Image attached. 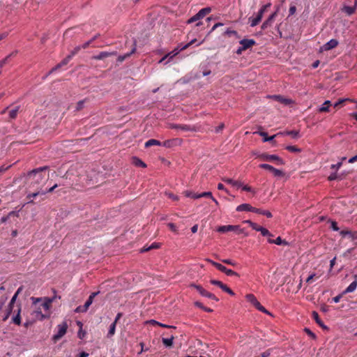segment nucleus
<instances>
[{"label": "nucleus", "instance_id": "45", "mask_svg": "<svg viewBox=\"0 0 357 357\" xmlns=\"http://www.w3.org/2000/svg\"><path fill=\"white\" fill-rule=\"evenodd\" d=\"M259 167L261 168V169H266V170H268L270 172H273L274 170V168L273 166L268 165V164H266V163H264V164H261L259 165Z\"/></svg>", "mask_w": 357, "mask_h": 357}, {"label": "nucleus", "instance_id": "30", "mask_svg": "<svg viewBox=\"0 0 357 357\" xmlns=\"http://www.w3.org/2000/svg\"><path fill=\"white\" fill-rule=\"evenodd\" d=\"M12 216H15V217H18L19 216V214H18V212H15V211H10L7 215L6 216H3L1 218V223H5L6 222L8 219L12 217Z\"/></svg>", "mask_w": 357, "mask_h": 357}, {"label": "nucleus", "instance_id": "60", "mask_svg": "<svg viewBox=\"0 0 357 357\" xmlns=\"http://www.w3.org/2000/svg\"><path fill=\"white\" fill-rule=\"evenodd\" d=\"M155 247H156L155 243H153L151 246H149L148 248H144L143 249H142L141 252H144L148 251L151 249L155 248Z\"/></svg>", "mask_w": 357, "mask_h": 357}, {"label": "nucleus", "instance_id": "47", "mask_svg": "<svg viewBox=\"0 0 357 357\" xmlns=\"http://www.w3.org/2000/svg\"><path fill=\"white\" fill-rule=\"evenodd\" d=\"M196 197H209L211 199H212L213 197V195L211 193V192H202L200 194H199L198 196H197Z\"/></svg>", "mask_w": 357, "mask_h": 357}, {"label": "nucleus", "instance_id": "48", "mask_svg": "<svg viewBox=\"0 0 357 357\" xmlns=\"http://www.w3.org/2000/svg\"><path fill=\"white\" fill-rule=\"evenodd\" d=\"M185 195L188 197H191L192 199H199V197H196L197 196L199 195V194H196V193H194L191 191H185Z\"/></svg>", "mask_w": 357, "mask_h": 357}, {"label": "nucleus", "instance_id": "3", "mask_svg": "<svg viewBox=\"0 0 357 357\" xmlns=\"http://www.w3.org/2000/svg\"><path fill=\"white\" fill-rule=\"evenodd\" d=\"M189 287L195 288L199 292V294L204 297L211 298L216 302L219 301V299L213 294L206 291L202 286L199 284L191 283L190 284Z\"/></svg>", "mask_w": 357, "mask_h": 357}, {"label": "nucleus", "instance_id": "28", "mask_svg": "<svg viewBox=\"0 0 357 357\" xmlns=\"http://www.w3.org/2000/svg\"><path fill=\"white\" fill-rule=\"evenodd\" d=\"M132 163L135 165L136 167H146V165L139 158L137 157H132Z\"/></svg>", "mask_w": 357, "mask_h": 357}, {"label": "nucleus", "instance_id": "18", "mask_svg": "<svg viewBox=\"0 0 357 357\" xmlns=\"http://www.w3.org/2000/svg\"><path fill=\"white\" fill-rule=\"evenodd\" d=\"M48 169L47 166L41 167L30 171L27 174V177L31 178L32 176H37V174L42 172L43 171Z\"/></svg>", "mask_w": 357, "mask_h": 357}, {"label": "nucleus", "instance_id": "37", "mask_svg": "<svg viewBox=\"0 0 357 357\" xmlns=\"http://www.w3.org/2000/svg\"><path fill=\"white\" fill-rule=\"evenodd\" d=\"M210 283L211 284H213V285H215V286H218V287H220L222 290L225 289H224V287L226 286V284H225L224 283H222L221 281L220 280H210Z\"/></svg>", "mask_w": 357, "mask_h": 357}, {"label": "nucleus", "instance_id": "64", "mask_svg": "<svg viewBox=\"0 0 357 357\" xmlns=\"http://www.w3.org/2000/svg\"><path fill=\"white\" fill-rule=\"evenodd\" d=\"M349 236L352 240H356L357 239V231H351Z\"/></svg>", "mask_w": 357, "mask_h": 357}, {"label": "nucleus", "instance_id": "34", "mask_svg": "<svg viewBox=\"0 0 357 357\" xmlns=\"http://www.w3.org/2000/svg\"><path fill=\"white\" fill-rule=\"evenodd\" d=\"M19 110H20L19 106H16L13 109H11L9 111V117L12 119H15L17 117Z\"/></svg>", "mask_w": 357, "mask_h": 357}, {"label": "nucleus", "instance_id": "41", "mask_svg": "<svg viewBox=\"0 0 357 357\" xmlns=\"http://www.w3.org/2000/svg\"><path fill=\"white\" fill-rule=\"evenodd\" d=\"M224 273H225L228 276L240 277V275L238 273L235 272L234 271H233L231 269H228L227 268H226Z\"/></svg>", "mask_w": 357, "mask_h": 357}, {"label": "nucleus", "instance_id": "51", "mask_svg": "<svg viewBox=\"0 0 357 357\" xmlns=\"http://www.w3.org/2000/svg\"><path fill=\"white\" fill-rule=\"evenodd\" d=\"M345 101H351L349 98L340 99L337 102L334 104V107H337L339 105L344 102Z\"/></svg>", "mask_w": 357, "mask_h": 357}, {"label": "nucleus", "instance_id": "26", "mask_svg": "<svg viewBox=\"0 0 357 357\" xmlns=\"http://www.w3.org/2000/svg\"><path fill=\"white\" fill-rule=\"evenodd\" d=\"M252 206L249 204H242L237 206V211H250L252 212Z\"/></svg>", "mask_w": 357, "mask_h": 357}, {"label": "nucleus", "instance_id": "14", "mask_svg": "<svg viewBox=\"0 0 357 357\" xmlns=\"http://www.w3.org/2000/svg\"><path fill=\"white\" fill-rule=\"evenodd\" d=\"M337 45L338 41L336 39H331L323 46V49L325 51H328L336 47Z\"/></svg>", "mask_w": 357, "mask_h": 357}, {"label": "nucleus", "instance_id": "10", "mask_svg": "<svg viewBox=\"0 0 357 357\" xmlns=\"http://www.w3.org/2000/svg\"><path fill=\"white\" fill-rule=\"evenodd\" d=\"M165 333L161 335L162 342L167 348H172L174 345V336L172 333H167L168 337H164Z\"/></svg>", "mask_w": 357, "mask_h": 357}, {"label": "nucleus", "instance_id": "9", "mask_svg": "<svg viewBox=\"0 0 357 357\" xmlns=\"http://www.w3.org/2000/svg\"><path fill=\"white\" fill-rule=\"evenodd\" d=\"M181 143H182V139L175 138V139L166 140L163 143H161L160 142L158 141V146L162 145L164 147L172 148L176 145H180V144H181Z\"/></svg>", "mask_w": 357, "mask_h": 357}, {"label": "nucleus", "instance_id": "40", "mask_svg": "<svg viewBox=\"0 0 357 357\" xmlns=\"http://www.w3.org/2000/svg\"><path fill=\"white\" fill-rule=\"evenodd\" d=\"M116 324H115L114 322L110 325L109 329V331L107 333L108 337H112L114 335L115 330H116Z\"/></svg>", "mask_w": 357, "mask_h": 357}, {"label": "nucleus", "instance_id": "25", "mask_svg": "<svg viewBox=\"0 0 357 357\" xmlns=\"http://www.w3.org/2000/svg\"><path fill=\"white\" fill-rule=\"evenodd\" d=\"M206 261L211 263L213 266H214L216 268H218L219 271H220L222 273H225L226 267L221 264H219L218 262H215L210 259H206Z\"/></svg>", "mask_w": 357, "mask_h": 357}, {"label": "nucleus", "instance_id": "35", "mask_svg": "<svg viewBox=\"0 0 357 357\" xmlns=\"http://www.w3.org/2000/svg\"><path fill=\"white\" fill-rule=\"evenodd\" d=\"M194 305H195L196 307H199V308H200V309L203 310H204V311H205V312H213V310H212V309H211V308H208V307H206L204 306V305H203V304H202L201 302H199V301H195V302L194 303Z\"/></svg>", "mask_w": 357, "mask_h": 357}, {"label": "nucleus", "instance_id": "42", "mask_svg": "<svg viewBox=\"0 0 357 357\" xmlns=\"http://www.w3.org/2000/svg\"><path fill=\"white\" fill-rule=\"evenodd\" d=\"M46 194V192L45 190H40L36 192H33V193H31V194H29L27 195V197L28 198H35L36 197H37L38 195H45Z\"/></svg>", "mask_w": 357, "mask_h": 357}, {"label": "nucleus", "instance_id": "38", "mask_svg": "<svg viewBox=\"0 0 357 357\" xmlns=\"http://www.w3.org/2000/svg\"><path fill=\"white\" fill-rule=\"evenodd\" d=\"M211 10V8L210 7L204 8L201 9L198 14L201 17V18H203L206 15L208 14Z\"/></svg>", "mask_w": 357, "mask_h": 357}, {"label": "nucleus", "instance_id": "15", "mask_svg": "<svg viewBox=\"0 0 357 357\" xmlns=\"http://www.w3.org/2000/svg\"><path fill=\"white\" fill-rule=\"evenodd\" d=\"M240 44L243 47V49L246 50L253 46L255 44V41L253 39H243L240 41Z\"/></svg>", "mask_w": 357, "mask_h": 357}, {"label": "nucleus", "instance_id": "55", "mask_svg": "<svg viewBox=\"0 0 357 357\" xmlns=\"http://www.w3.org/2000/svg\"><path fill=\"white\" fill-rule=\"evenodd\" d=\"M222 180L224 181V182H226L229 184H231L234 186V185H236V181L231 179V178H222Z\"/></svg>", "mask_w": 357, "mask_h": 357}, {"label": "nucleus", "instance_id": "54", "mask_svg": "<svg viewBox=\"0 0 357 357\" xmlns=\"http://www.w3.org/2000/svg\"><path fill=\"white\" fill-rule=\"evenodd\" d=\"M81 46H77L75 47L70 53V55H72V57L75 56L76 54L79 52V51L81 50Z\"/></svg>", "mask_w": 357, "mask_h": 357}, {"label": "nucleus", "instance_id": "50", "mask_svg": "<svg viewBox=\"0 0 357 357\" xmlns=\"http://www.w3.org/2000/svg\"><path fill=\"white\" fill-rule=\"evenodd\" d=\"M225 35H227L229 36H230L231 35H234L235 36H236L237 38H239V36L237 33V31H234V30H230V29H227L225 32Z\"/></svg>", "mask_w": 357, "mask_h": 357}, {"label": "nucleus", "instance_id": "1", "mask_svg": "<svg viewBox=\"0 0 357 357\" xmlns=\"http://www.w3.org/2000/svg\"><path fill=\"white\" fill-rule=\"evenodd\" d=\"M245 299L248 302L250 303L253 306H255L258 310L273 316L272 314L268 311L264 306H262L260 303L257 299L256 296L252 294H248L245 295Z\"/></svg>", "mask_w": 357, "mask_h": 357}, {"label": "nucleus", "instance_id": "36", "mask_svg": "<svg viewBox=\"0 0 357 357\" xmlns=\"http://www.w3.org/2000/svg\"><path fill=\"white\" fill-rule=\"evenodd\" d=\"M135 52V47H134L129 53H127L124 55H121L118 57L117 61L119 62L123 61L126 58L130 56L131 54H132Z\"/></svg>", "mask_w": 357, "mask_h": 357}, {"label": "nucleus", "instance_id": "23", "mask_svg": "<svg viewBox=\"0 0 357 357\" xmlns=\"http://www.w3.org/2000/svg\"><path fill=\"white\" fill-rule=\"evenodd\" d=\"M354 278L357 279V275H354ZM357 287V280L351 282L349 286L343 291V294H346L347 293H350L354 291Z\"/></svg>", "mask_w": 357, "mask_h": 357}, {"label": "nucleus", "instance_id": "46", "mask_svg": "<svg viewBox=\"0 0 357 357\" xmlns=\"http://www.w3.org/2000/svg\"><path fill=\"white\" fill-rule=\"evenodd\" d=\"M199 19H201V17L199 15L198 13L195 15L194 16H192V17H190L189 20H188L187 21V23L188 24H191L194 22H196L197 20H199Z\"/></svg>", "mask_w": 357, "mask_h": 357}, {"label": "nucleus", "instance_id": "17", "mask_svg": "<svg viewBox=\"0 0 357 357\" xmlns=\"http://www.w3.org/2000/svg\"><path fill=\"white\" fill-rule=\"evenodd\" d=\"M356 8L357 5H356V1H354L353 6H344L342 8V11L345 13L347 15H351L355 13Z\"/></svg>", "mask_w": 357, "mask_h": 357}, {"label": "nucleus", "instance_id": "31", "mask_svg": "<svg viewBox=\"0 0 357 357\" xmlns=\"http://www.w3.org/2000/svg\"><path fill=\"white\" fill-rule=\"evenodd\" d=\"M331 105L330 100H326L323 105L319 108V112H329V106Z\"/></svg>", "mask_w": 357, "mask_h": 357}, {"label": "nucleus", "instance_id": "56", "mask_svg": "<svg viewBox=\"0 0 357 357\" xmlns=\"http://www.w3.org/2000/svg\"><path fill=\"white\" fill-rule=\"evenodd\" d=\"M270 6H271V3H270L263 6L258 13H261L263 15L264 12L266 10L267 8H268Z\"/></svg>", "mask_w": 357, "mask_h": 357}, {"label": "nucleus", "instance_id": "24", "mask_svg": "<svg viewBox=\"0 0 357 357\" xmlns=\"http://www.w3.org/2000/svg\"><path fill=\"white\" fill-rule=\"evenodd\" d=\"M32 316L33 317V321L35 320H42L45 318V316L43 314L41 310L39 309H36L33 311Z\"/></svg>", "mask_w": 357, "mask_h": 357}, {"label": "nucleus", "instance_id": "43", "mask_svg": "<svg viewBox=\"0 0 357 357\" xmlns=\"http://www.w3.org/2000/svg\"><path fill=\"white\" fill-rule=\"evenodd\" d=\"M29 179H31V180H33V181L36 183H39L43 179V176L40 174V173H38L37 174V176H32L31 178H29Z\"/></svg>", "mask_w": 357, "mask_h": 357}, {"label": "nucleus", "instance_id": "11", "mask_svg": "<svg viewBox=\"0 0 357 357\" xmlns=\"http://www.w3.org/2000/svg\"><path fill=\"white\" fill-rule=\"evenodd\" d=\"M169 128L172 129H181L185 131H196L197 129L195 126L189 125H180V124H170Z\"/></svg>", "mask_w": 357, "mask_h": 357}, {"label": "nucleus", "instance_id": "29", "mask_svg": "<svg viewBox=\"0 0 357 357\" xmlns=\"http://www.w3.org/2000/svg\"><path fill=\"white\" fill-rule=\"evenodd\" d=\"M278 135H290L293 138H297L299 135V132L297 130H290V131H285V132H278Z\"/></svg>", "mask_w": 357, "mask_h": 357}, {"label": "nucleus", "instance_id": "4", "mask_svg": "<svg viewBox=\"0 0 357 357\" xmlns=\"http://www.w3.org/2000/svg\"><path fill=\"white\" fill-rule=\"evenodd\" d=\"M31 300L32 301L33 304L34 305H36L37 303H38L40 302H43L41 303V306L46 311L50 310V306H51V303H52V299L47 298V297H45V298L31 297Z\"/></svg>", "mask_w": 357, "mask_h": 357}, {"label": "nucleus", "instance_id": "2", "mask_svg": "<svg viewBox=\"0 0 357 357\" xmlns=\"http://www.w3.org/2000/svg\"><path fill=\"white\" fill-rule=\"evenodd\" d=\"M217 231L220 233H225L227 231H235L238 234H244L245 236L248 235V233H245L244 229L241 228L239 225H224L220 226L216 229Z\"/></svg>", "mask_w": 357, "mask_h": 357}, {"label": "nucleus", "instance_id": "12", "mask_svg": "<svg viewBox=\"0 0 357 357\" xmlns=\"http://www.w3.org/2000/svg\"><path fill=\"white\" fill-rule=\"evenodd\" d=\"M116 55V52H101L99 54L92 56L93 59L95 60H102L105 58Z\"/></svg>", "mask_w": 357, "mask_h": 357}, {"label": "nucleus", "instance_id": "53", "mask_svg": "<svg viewBox=\"0 0 357 357\" xmlns=\"http://www.w3.org/2000/svg\"><path fill=\"white\" fill-rule=\"evenodd\" d=\"M243 223H245V224H248L253 229H255V227H257V224L252 222L251 220H244L243 221Z\"/></svg>", "mask_w": 357, "mask_h": 357}, {"label": "nucleus", "instance_id": "27", "mask_svg": "<svg viewBox=\"0 0 357 357\" xmlns=\"http://www.w3.org/2000/svg\"><path fill=\"white\" fill-rule=\"evenodd\" d=\"M312 317L314 318V319L315 320L316 323L319 326H321V328H328L323 323V321L319 319V314L318 313L316 312V311H313L312 312Z\"/></svg>", "mask_w": 357, "mask_h": 357}, {"label": "nucleus", "instance_id": "39", "mask_svg": "<svg viewBox=\"0 0 357 357\" xmlns=\"http://www.w3.org/2000/svg\"><path fill=\"white\" fill-rule=\"evenodd\" d=\"M285 149L290 152L301 153L302 150L296 146L289 145L285 147Z\"/></svg>", "mask_w": 357, "mask_h": 357}, {"label": "nucleus", "instance_id": "57", "mask_svg": "<svg viewBox=\"0 0 357 357\" xmlns=\"http://www.w3.org/2000/svg\"><path fill=\"white\" fill-rule=\"evenodd\" d=\"M224 289H223L222 291H224L225 292H227L229 295H231V296H234L235 295V293L229 287H228L227 285L225 287H224Z\"/></svg>", "mask_w": 357, "mask_h": 357}, {"label": "nucleus", "instance_id": "33", "mask_svg": "<svg viewBox=\"0 0 357 357\" xmlns=\"http://www.w3.org/2000/svg\"><path fill=\"white\" fill-rule=\"evenodd\" d=\"M20 311H21V308H20V306L18 310H17V314L15 317H13V323L15 324L16 325H18V326H20L21 324Z\"/></svg>", "mask_w": 357, "mask_h": 357}, {"label": "nucleus", "instance_id": "61", "mask_svg": "<svg viewBox=\"0 0 357 357\" xmlns=\"http://www.w3.org/2000/svg\"><path fill=\"white\" fill-rule=\"evenodd\" d=\"M264 211V210H262L261 208H257L255 207H252V212L256 213L258 214H261V215H263Z\"/></svg>", "mask_w": 357, "mask_h": 357}, {"label": "nucleus", "instance_id": "7", "mask_svg": "<svg viewBox=\"0 0 357 357\" xmlns=\"http://www.w3.org/2000/svg\"><path fill=\"white\" fill-rule=\"evenodd\" d=\"M57 328L58 331L55 335H54L52 337L54 342L61 339L66 333L68 324L66 321H63L61 324H59Z\"/></svg>", "mask_w": 357, "mask_h": 357}, {"label": "nucleus", "instance_id": "62", "mask_svg": "<svg viewBox=\"0 0 357 357\" xmlns=\"http://www.w3.org/2000/svg\"><path fill=\"white\" fill-rule=\"evenodd\" d=\"M331 228L334 231H338L340 229L339 227H337V224L335 221H331Z\"/></svg>", "mask_w": 357, "mask_h": 357}, {"label": "nucleus", "instance_id": "58", "mask_svg": "<svg viewBox=\"0 0 357 357\" xmlns=\"http://www.w3.org/2000/svg\"><path fill=\"white\" fill-rule=\"evenodd\" d=\"M17 298V295H15V294H14V295H13V296L12 297V298H11L10 301L9 305H8V307H9L10 308H13V305H14V303H15V301H16Z\"/></svg>", "mask_w": 357, "mask_h": 357}, {"label": "nucleus", "instance_id": "16", "mask_svg": "<svg viewBox=\"0 0 357 357\" xmlns=\"http://www.w3.org/2000/svg\"><path fill=\"white\" fill-rule=\"evenodd\" d=\"M72 55H68L65 59H63L59 64H57L55 67H54L50 72V73H53L54 71L58 70L61 66L66 65L70 60L72 59Z\"/></svg>", "mask_w": 357, "mask_h": 357}, {"label": "nucleus", "instance_id": "52", "mask_svg": "<svg viewBox=\"0 0 357 357\" xmlns=\"http://www.w3.org/2000/svg\"><path fill=\"white\" fill-rule=\"evenodd\" d=\"M155 144H156V139H149V141H147L145 143V146L146 147H149L150 146H153V145H155Z\"/></svg>", "mask_w": 357, "mask_h": 357}, {"label": "nucleus", "instance_id": "8", "mask_svg": "<svg viewBox=\"0 0 357 357\" xmlns=\"http://www.w3.org/2000/svg\"><path fill=\"white\" fill-rule=\"evenodd\" d=\"M257 156L263 160H266V161L275 160L280 165L284 164V160L282 158H280L279 156H278L277 155H269V154H266V153H262Z\"/></svg>", "mask_w": 357, "mask_h": 357}, {"label": "nucleus", "instance_id": "19", "mask_svg": "<svg viewBox=\"0 0 357 357\" xmlns=\"http://www.w3.org/2000/svg\"><path fill=\"white\" fill-rule=\"evenodd\" d=\"M274 99L278 100V102L282 103V104H284V105H291L292 103H294V100L290 99V98H284L283 96H273Z\"/></svg>", "mask_w": 357, "mask_h": 357}, {"label": "nucleus", "instance_id": "44", "mask_svg": "<svg viewBox=\"0 0 357 357\" xmlns=\"http://www.w3.org/2000/svg\"><path fill=\"white\" fill-rule=\"evenodd\" d=\"M159 160L165 167H169L171 165V162L164 157H159Z\"/></svg>", "mask_w": 357, "mask_h": 357}, {"label": "nucleus", "instance_id": "13", "mask_svg": "<svg viewBox=\"0 0 357 357\" xmlns=\"http://www.w3.org/2000/svg\"><path fill=\"white\" fill-rule=\"evenodd\" d=\"M276 15H277V11H275L273 13H272L268 17V18L263 22V24H262V25L261 26V29L264 30L266 28H268V26H270L271 25L273 21L274 20V19H275Z\"/></svg>", "mask_w": 357, "mask_h": 357}, {"label": "nucleus", "instance_id": "59", "mask_svg": "<svg viewBox=\"0 0 357 357\" xmlns=\"http://www.w3.org/2000/svg\"><path fill=\"white\" fill-rule=\"evenodd\" d=\"M84 100H80L77 102L76 109L81 110L84 107Z\"/></svg>", "mask_w": 357, "mask_h": 357}, {"label": "nucleus", "instance_id": "21", "mask_svg": "<svg viewBox=\"0 0 357 357\" xmlns=\"http://www.w3.org/2000/svg\"><path fill=\"white\" fill-rule=\"evenodd\" d=\"M263 17V15L261 14V13H257V15L256 16V17H250L249 18V22H250V26L252 27H254L255 26H257Z\"/></svg>", "mask_w": 357, "mask_h": 357}, {"label": "nucleus", "instance_id": "20", "mask_svg": "<svg viewBox=\"0 0 357 357\" xmlns=\"http://www.w3.org/2000/svg\"><path fill=\"white\" fill-rule=\"evenodd\" d=\"M257 231H260L263 236L273 237V235L265 227L259 226L258 225L254 229Z\"/></svg>", "mask_w": 357, "mask_h": 357}, {"label": "nucleus", "instance_id": "63", "mask_svg": "<svg viewBox=\"0 0 357 357\" xmlns=\"http://www.w3.org/2000/svg\"><path fill=\"white\" fill-rule=\"evenodd\" d=\"M304 331H305V332L307 335H309L310 336H311L312 338H315V337H316V336H315L314 333H312V332L309 328H305L304 329Z\"/></svg>", "mask_w": 357, "mask_h": 357}, {"label": "nucleus", "instance_id": "32", "mask_svg": "<svg viewBox=\"0 0 357 357\" xmlns=\"http://www.w3.org/2000/svg\"><path fill=\"white\" fill-rule=\"evenodd\" d=\"M258 133L260 136L264 137V139H263L264 142L272 141L277 135H278L277 134V135H274L273 136L268 137L267 132H259Z\"/></svg>", "mask_w": 357, "mask_h": 357}, {"label": "nucleus", "instance_id": "6", "mask_svg": "<svg viewBox=\"0 0 357 357\" xmlns=\"http://www.w3.org/2000/svg\"><path fill=\"white\" fill-rule=\"evenodd\" d=\"M197 40L196 39H193L192 40L190 43H187L186 45L181 47V46H178L177 48L174 49V50L167 54H166L165 56H164L159 61L158 63H162L167 57L169 56V59H172L173 58L174 56H176V54H178L179 53L180 51L181 50H185L187 49L188 47H190L191 45H192L193 43H195V42Z\"/></svg>", "mask_w": 357, "mask_h": 357}, {"label": "nucleus", "instance_id": "22", "mask_svg": "<svg viewBox=\"0 0 357 357\" xmlns=\"http://www.w3.org/2000/svg\"><path fill=\"white\" fill-rule=\"evenodd\" d=\"M269 243H275L276 245H289V243L285 240H282L280 236H278L275 240L268 239Z\"/></svg>", "mask_w": 357, "mask_h": 357}, {"label": "nucleus", "instance_id": "5", "mask_svg": "<svg viewBox=\"0 0 357 357\" xmlns=\"http://www.w3.org/2000/svg\"><path fill=\"white\" fill-rule=\"evenodd\" d=\"M98 294H99V291L92 293L89 296V297L87 299V301H86L85 304L84 305L78 306L75 310V312L77 313L86 312L88 310L89 306L92 304L94 297L96 296Z\"/></svg>", "mask_w": 357, "mask_h": 357}, {"label": "nucleus", "instance_id": "49", "mask_svg": "<svg viewBox=\"0 0 357 357\" xmlns=\"http://www.w3.org/2000/svg\"><path fill=\"white\" fill-rule=\"evenodd\" d=\"M275 176H284V173L280 169L274 168V170L272 172Z\"/></svg>", "mask_w": 357, "mask_h": 357}]
</instances>
